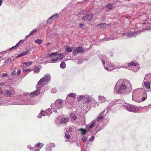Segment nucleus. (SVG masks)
I'll return each mask as SVG.
<instances>
[{"label": "nucleus", "instance_id": "4c0bfd02", "mask_svg": "<svg viewBox=\"0 0 151 151\" xmlns=\"http://www.w3.org/2000/svg\"><path fill=\"white\" fill-rule=\"evenodd\" d=\"M29 49H27L25 51H23V52H22V53L24 56L25 55H27L29 52Z\"/></svg>", "mask_w": 151, "mask_h": 151}, {"label": "nucleus", "instance_id": "680f3d73", "mask_svg": "<svg viewBox=\"0 0 151 151\" xmlns=\"http://www.w3.org/2000/svg\"><path fill=\"white\" fill-rule=\"evenodd\" d=\"M84 12H85L84 11H81L79 14H84Z\"/></svg>", "mask_w": 151, "mask_h": 151}, {"label": "nucleus", "instance_id": "9d476101", "mask_svg": "<svg viewBox=\"0 0 151 151\" xmlns=\"http://www.w3.org/2000/svg\"><path fill=\"white\" fill-rule=\"evenodd\" d=\"M44 144L41 143H37L35 146L33 151H39L41 148L43 147Z\"/></svg>", "mask_w": 151, "mask_h": 151}, {"label": "nucleus", "instance_id": "9b49d317", "mask_svg": "<svg viewBox=\"0 0 151 151\" xmlns=\"http://www.w3.org/2000/svg\"><path fill=\"white\" fill-rule=\"evenodd\" d=\"M95 100L92 98V97L86 96L85 98V101L87 104L89 103H92L93 102H94Z\"/></svg>", "mask_w": 151, "mask_h": 151}, {"label": "nucleus", "instance_id": "6e6d98bb", "mask_svg": "<svg viewBox=\"0 0 151 151\" xmlns=\"http://www.w3.org/2000/svg\"><path fill=\"white\" fill-rule=\"evenodd\" d=\"M84 24L83 23H81L79 24V26L81 28H83L84 26Z\"/></svg>", "mask_w": 151, "mask_h": 151}, {"label": "nucleus", "instance_id": "c85d7f7f", "mask_svg": "<svg viewBox=\"0 0 151 151\" xmlns=\"http://www.w3.org/2000/svg\"><path fill=\"white\" fill-rule=\"evenodd\" d=\"M115 37H107L105 38L104 40H112L114 39Z\"/></svg>", "mask_w": 151, "mask_h": 151}, {"label": "nucleus", "instance_id": "c9c22d12", "mask_svg": "<svg viewBox=\"0 0 151 151\" xmlns=\"http://www.w3.org/2000/svg\"><path fill=\"white\" fill-rule=\"evenodd\" d=\"M52 150L51 147L49 146L47 144L46 147V151H51Z\"/></svg>", "mask_w": 151, "mask_h": 151}, {"label": "nucleus", "instance_id": "20e7f679", "mask_svg": "<svg viewBox=\"0 0 151 151\" xmlns=\"http://www.w3.org/2000/svg\"><path fill=\"white\" fill-rule=\"evenodd\" d=\"M63 101L60 99H57L55 102L54 104H51V106L53 110L54 109V107L56 109H60L63 107Z\"/></svg>", "mask_w": 151, "mask_h": 151}, {"label": "nucleus", "instance_id": "3c124183", "mask_svg": "<svg viewBox=\"0 0 151 151\" xmlns=\"http://www.w3.org/2000/svg\"><path fill=\"white\" fill-rule=\"evenodd\" d=\"M17 47H17L16 46V45L15 46H13L11 48L9 49V50H13V49H15Z\"/></svg>", "mask_w": 151, "mask_h": 151}, {"label": "nucleus", "instance_id": "a19ab883", "mask_svg": "<svg viewBox=\"0 0 151 151\" xmlns=\"http://www.w3.org/2000/svg\"><path fill=\"white\" fill-rule=\"evenodd\" d=\"M48 146L52 147H55V145L53 143H50L47 144Z\"/></svg>", "mask_w": 151, "mask_h": 151}, {"label": "nucleus", "instance_id": "ddd939ff", "mask_svg": "<svg viewBox=\"0 0 151 151\" xmlns=\"http://www.w3.org/2000/svg\"><path fill=\"white\" fill-rule=\"evenodd\" d=\"M98 100L99 102L103 103L105 102L106 101V98L103 96H99L98 97Z\"/></svg>", "mask_w": 151, "mask_h": 151}, {"label": "nucleus", "instance_id": "cd10ccee", "mask_svg": "<svg viewBox=\"0 0 151 151\" xmlns=\"http://www.w3.org/2000/svg\"><path fill=\"white\" fill-rule=\"evenodd\" d=\"M45 114H44L43 111H42L41 113H40L38 115L37 117L39 118H41L42 116H45Z\"/></svg>", "mask_w": 151, "mask_h": 151}, {"label": "nucleus", "instance_id": "f3484780", "mask_svg": "<svg viewBox=\"0 0 151 151\" xmlns=\"http://www.w3.org/2000/svg\"><path fill=\"white\" fill-rule=\"evenodd\" d=\"M4 95L6 96H8L11 95L12 94L11 91L8 90H5L4 91Z\"/></svg>", "mask_w": 151, "mask_h": 151}, {"label": "nucleus", "instance_id": "c756f323", "mask_svg": "<svg viewBox=\"0 0 151 151\" xmlns=\"http://www.w3.org/2000/svg\"><path fill=\"white\" fill-rule=\"evenodd\" d=\"M12 62L11 58H8L5 61L4 63L5 64L10 63Z\"/></svg>", "mask_w": 151, "mask_h": 151}, {"label": "nucleus", "instance_id": "39448f33", "mask_svg": "<svg viewBox=\"0 0 151 151\" xmlns=\"http://www.w3.org/2000/svg\"><path fill=\"white\" fill-rule=\"evenodd\" d=\"M123 108L129 111L135 112L137 110V108L134 105H131L128 104H126L123 105Z\"/></svg>", "mask_w": 151, "mask_h": 151}, {"label": "nucleus", "instance_id": "72a5a7b5", "mask_svg": "<svg viewBox=\"0 0 151 151\" xmlns=\"http://www.w3.org/2000/svg\"><path fill=\"white\" fill-rule=\"evenodd\" d=\"M42 42V40L41 39H37L35 41V42L38 44H41Z\"/></svg>", "mask_w": 151, "mask_h": 151}, {"label": "nucleus", "instance_id": "dca6fc26", "mask_svg": "<svg viewBox=\"0 0 151 151\" xmlns=\"http://www.w3.org/2000/svg\"><path fill=\"white\" fill-rule=\"evenodd\" d=\"M44 114H45L47 116L50 115L52 113L51 109H46L45 111H43Z\"/></svg>", "mask_w": 151, "mask_h": 151}, {"label": "nucleus", "instance_id": "f704fd0d", "mask_svg": "<svg viewBox=\"0 0 151 151\" xmlns=\"http://www.w3.org/2000/svg\"><path fill=\"white\" fill-rule=\"evenodd\" d=\"M69 96L71 97L75 98L76 96V95L75 93H70L68 95Z\"/></svg>", "mask_w": 151, "mask_h": 151}, {"label": "nucleus", "instance_id": "a211bd4d", "mask_svg": "<svg viewBox=\"0 0 151 151\" xmlns=\"http://www.w3.org/2000/svg\"><path fill=\"white\" fill-rule=\"evenodd\" d=\"M107 26H108L107 24L103 23H102L101 24L97 25V26L99 28H104L106 27Z\"/></svg>", "mask_w": 151, "mask_h": 151}, {"label": "nucleus", "instance_id": "5701e85b", "mask_svg": "<svg viewBox=\"0 0 151 151\" xmlns=\"http://www.w3.org/2000/svg\"><path fill=\"white\" fill-rule=\"evenodd\" d=\"M95 121L93 120L92 121V122H91V124L89 127V128L88 130H90V129H89L91 128L94 126L95 124Z\"/></svg>", "mask_w": 151, "mask_h": 151}, {"label": "nucleus", "instance_id": "13d9d810", "mask_svg": "<svg viewBox=\"0 0 151 151\" xmlns=\"http://www.w3.org/2000/svg\"><path fill=\"white\" fill-rule=\"evenodd\" d=\"M16 72L15 71H13V72H12L11 73V75H12L15 76L16 75Z\"/></svg>", "mask_w": 151, "mask_h": 151}, {"label": "nucleus", "instance_id": "8fccbe9b", "mask_svg": "<svg viewBox=\"0 0 151 151\" xmlns=\"http://www.w3.org/2000/svg\"><path fill=\"white\" fill-rule=\"evenodd\" d=\"M82 140L83 142H85L87 140V138L86 137L83 136L82 137Z\"/></svg>", "mask_w": 151, "mask_h": 151}, {"label": "nucleus", "instance_id": "a878e982", "mask_svg": "<svg viewBox=\"0 0 151 151\" xmlns=\"http://www.w3.org/2000/svg\"><path fill=\"white\" fill-rule=\"evenodd\" d=\"M60 67L63 69L65 68L66 67V64L64 62H62L60 64Z\"/></svg>", "mask_w": 151, "mask_h": 151}, {"label": "nucleus", "instance_id": "864d4df0", "mask_svg": "<svg viewBox=\"0 0 151 151\" xmlns=\"http://www.w3.org/2000/svg\"><path fill=\"white\" fill-rule=\"evenodd\" d=\"M28 148L30 149V150H32V151H33V149H34L33 147H31L30 145H28L27 146Z\"/></svg>", "mask_w": 151, "mask_h": 151}, {"label": "nucleus", "instance_id": "4be33fe9", "mask_svg": "<svg viewBox=\"0 0 151 151\" xmlns=\"http://www.w3.org/2000/svg\"><path fill=\"white\" fill-rule=\"evenodd\" d=\"M78 131H81L82 132V135H84L86 133L87 131L85 129L83 128L79 129H78Z\"/></svg>", "mask_w": 151, "mask_h": 151}, {"label": "nucleus", "instance_id": "7ed1b4c3", "mask_svg": "<svg viewBox=\"0 0 151 151\" xmlns=\"http://www.w3.org/2000/svg\"><path fill=\"white\" fill-rule=\"evenodd\" d=\"M100 58L101 60L102 64L105 69L109 71H111L112 69H114L115 68H116L115 67L114 65V64H111L110 65V68L109 69V67L107 66V65L105 66V61L107 60L106 57L104 55V56H101L100 57Z\"/></svg>", "mask_w": 151, "mask_h": 151}, {"label": "nucleus", "instance_id": "473e14b6", "mask_svg": "<svg viewBox=\"0 0 151 151\" xmlns=\"http://www.w3.org/2000/svg\"><path fill=\"white\" fill-rule=\"evenodd\" d=\"M106 7L109 9H111L113 8V6L112 4L110 3L107 6H106Z\"/></svg>", "mask_w": 151, "mask_h": 151}, {"label": "nucleus", "instance_id": "393cba45", "mask_svg": "<svg viewBox=\"0 0 151 151\" xmlns=\"http://www.w3.org/2000/svg\"><path fill=\"white\" fill-rule=\"evenodd\" d=\"M32 62H29L27 63H26L25 62H24L23 63V65L24 66H29L32 63Z\"/></svg>", "mask_w": 151, "mask_h": 151}, {"label": "nucleus", "instance_id": "0eeeda50", "mask_svg": "<svg viewBox=\"0 0 151 151\" xmlns=\"http://www.w3.org/2000/svg\"><path fill=\"white\" fill-rule=\"evenodd\" d=\"M139 32H130L128 33L127 35L125 33L122 34V36H125V37L124 38V39H127L131 38L132 37H134L137 35L139 34Z\"/></svg>", "mask_w": 151, "mask_h": 151}, {"label": "nucleus", "instance_id": "49530a36", "mask_svg": "<svg viewBox=\"0 0 151 151\" xmlns=\"http://www.w3.org/2000/svg\"><path fill=\"white\" fill-rule=\"evenodd\" d=\"M92 103L94 104V105H93L94 106H98L99 105V104L97 102L95 101H94V102H93Z\"/></svg>", "mask_w": 151, "mask_h": 151}, {"label": "nucleus", "instance_id": "a18cd8bd", "mask_svg": "<svg viewBox=\"0 0 151 151\" xmlns=\"http://www.w3.org/2000/svg\"><path fill=\"white\" fill-rule=\"evenodd\" d=\"M40 71V68H36L35 69V73H38Z\"/></svg>", "mask_w": 151, "mask_h": 151}, {"label": "nucleus", "instance_id": "6ab92c4d", "mask_svg": "<svg viewBox=\"0 0 151 151\" xmlns=\"http://www.w3.org/2000/svg\"><path fill=\"white\" fill-rule=\"evenodd\" d=\"M61 14L60 13H58L55 14L53 15L51 17H50L53 20L54 19H57L59 17V16Z\"/></svg>", "mask_w": 151, "mask_h": 151}, {"label": "nucleus", "instance_id": "b1692460", "mask_svg": "<svg viewBox=\"0 0 151 151\" xmlns=\"http://www.w3.org/2000/svg\"><path fill=\"white\" fill-rule=\"evenodd\" d=\"M59 58H58V60H60L64 58V56L62 53H60L58 54Z\"/></svg>", "mask_w": 151, "mask_h": 151}, {"label": "nucleus", "instance_id": "603ef678", "mask_svg": "<svg viewBox=\"0 0 151 151\" xmlns=\"http://www.w3.org/2000/svg\"><path fill=\"white\" fill-rule=\"evenodd\" d=\"M94 139V136H92L89 139V141H93Z\"/></svg>", "mask_w": 151, "mask_h": 151}, {"label": "nucleus", "instance_id": "7c9ffc66", "mask_svg": "<svg viewBox=\"0 0 151 151\" xmlns=\"http://www.w3.org/2000/svg\"><path fill=\"white\" fill-rule=\"evenodd\" d=\"M66 50L68 52H71L72 51V49L69 46H67L65 48Z\"/></svg>", "mask_w": 151, "mask_h": 151}, {"label": "nucleus", "instance_id": "f8f14e48", "mask_svg": "<svg viewBox=\"0 0 151 151\" xmlns=\"http://www.w3.org/2000/svg\"><path fill=\"white\" fill-rule=\"evenodd\" d=\"M40 93V91L39 89H37L35 91L31 93L30 94V96L33 97L38 95Z\"/></svg>", "mask_w": 151, "mask_h": 151}, {"label": "nucleus", "instance_id": "bb28decb", "mask_svg": "<svg viewBox=\"0 0 151 151\" xmlns=\"http://www.w3.org/2000/svg\"><path fill=\"white\" fill-rule=\"evenodd\" d=\"M104 116L101 115V114L99 115L98 116L96 120L97 121L99 122L100 120L104 118Z\"/></svg>", "mask_w": 151, "mask_h": 151}, {"label": "nucleus", "instance_id": "2eb2a0df", "mask_svg": "<svg viewBox=\"0 0 151 151\" xmlns=\"http://www.w3.org/2000/svg\"><path fill=\"white\" fill-rule=\"evenodd\" d=\"M25 104L26 105H33L34 104V102L31 99H28L25 101Z\"/></svg>", "mask_w": 151, "mask_h": 151}, {"label": "nucleus", "instance_id": "423d86ee", "mask_svg": "<svg viewBox=\"0 0 151 151\" xmlns=\"http://www.w3.org/2000/svg\"><path fill=\"white\" fill-rule=\"evenodd\" d=\"M140 89H141V91H139V90H138L137 91V92L138 93L139 95L141 96H142V100L143 101H144L146 99L147 95L145 89L141 88Z\"/></svg>", "mask_w": 151, "mask_h": 151}, {"label": "nucleus", "instance_id": "ea45409f", "mask_svg": "<svg viewBox=\"0 0 151 151\" xmlns=\"http://www.w3.org/2000/svg\"><path fill=\"white\" fill-rule=\"evenodd\" d=\"M23 43V41L22 40H20L18 42V43L16 44V46L17 47H18L19 46H20L22 45Z\"/></svg>", "mask_w": 151, "mask_h": 151}, {"label": "nucleus", "instance_id": "338daca9", "mask_svg": "<svg viewBox=\"0 0 151 151\" xmlns=\"http://www.w3.org/2000/svg\"><path fill=\"white\" fill-rule=\"evenodd\" d=\"M30 36H31V35H29V34L27 35H26L25 36V38L26 39V38H27V37H29Z\"/></svg>", "mask_w": 151, "mask_h": 151}, {"label": "nucleus", "instance_id": "2f4dec72", "mask_svg": "<svg viewBox=\"0 0 151 151\" xmlns=\"http://www.w3.org/2000/svg\"><path fill=\"white\" fill-rule=\"evenodd\" d=\"M85 97H85V96H84L83 95H81V96H79L78 97L77 101H80L81 100H82L84 98H85Z\"/></svg>", "mask_w": 151, "mask_h": 151}, {"label": "nucleus", "instance_id": "0e129e2a", "mask_svg": "<svg viewBox=\"0 0 151 151\" xmlns=\"http://www.w3.org/2000/svg\"><path fill=\"white\" fill-rule=\"evenodd\" d=\"M139 68L136 69L135 70H134V69H133L132 70V71H133L135 72H137L138 70L139 69Z\"/></svg>", "mask_w": 151, "mask_h": 151}, {"label": "nucleus", "instance_id": "4d7b16f0", "mask_svg": "<svg viewBox=\"0 0 151 151\" xmlns=\"http://www.w3.org/2000/svg\"><path fill=\"white\" fill-rule=\"evenodd\" d=\"M7 76L8 75L6 73H3L2 75V77L3 78Z\"/></svg>", "mask_w": 151, "mask_h": 151}, {"label": "nucleus", "instance_id": "69168bd1", "mask_svg": "<svg viewBox=\"0 0 151 151\" xmlns=\"http://www.w3.org/2000/svg\"><path fill=\"white\" fill-rule=\"evenodd\" d=\"M150 27H148L147 28H146L144 30H150Z\"/></svg>", "mask_w": 151, "mask_h": 151}, {"label": "nucleus", "instance_id": "09e8293b", "mask_svg": "<svg viewBox=\"0 0 151 151\" xmlns=\"http://www.w3.org/2000/svg\"><path fill=\"white\" fill-rule=\"evenodd\" d=\"M65 137L68 139H69L70 138V135H69L68 134H65Z\"/></svg>", "mask_w": 151, "mask_h": 151}, {"label": "nucleus", "instance_id": "774afa93", "mask_svg": "<svg viewBox=\"0 0 151 151\" xmlns=\"http://www.w3.org/2000/svg\"><path fill=\"white\" fill-rule=\"evenodd\" d=\"M106 110V109L104 110L102 112H101L100 114L101 115L102 114H103L105 112Z\"/></svg>", "mask_w": 151, "mask_h": 151}, {"label": "nucleus", "instance_id": "58836bf2", "mask_svg": "<svg viewBox=\"0 0 151 151\" xmlns=\"http://www.w3.org/2000/svg\"><path fill=\"white\" fill-rule=\"evenodd\" d=\"M58 60V58H54V59H52V60H51V61H49L47 62L50 63H54V62H55L57 61Z\"/></svg>", "mask_w": 151, "mask_h": 151}, {"label": "nucleus", "instance_id": "79ce46f5", "mask_svg": "<svg viewBox=\"0 0 151 151\" xmlns=\"http://www.w3.org/2000/svg\"><path fill=\"white\" fill-rule=\"evenodd\" d=\"M53 20L50 17L47 20V24L50 23Z\"/></svg>", "mask_w": 151, "mask_h": 151}, {"label": "nucleus", "instance_id": "052dcab7", "mask_svg": "<svg viewBox=\"0 0 151 151\" xmlns=\"http://www.w3.org/2000/svg\"><path fill=\"white\" fill-rule=\"evenodd\" d=\"M24 56V55H23L22 53H21V54H19L17 56V57H22V56Z\"/></svg>", "mask_w": 151, "mask_h": 151}, {"label": "nucleus", "instance_id": "bf43d9fd", "mask_svg": "<svg viewBox=\"0 0 151 151\" xmlns=\"http://www.w3.org/2000/svg\"><path fill=\"white\" fill-rule=\"evenodd\" d=\"M21 73V70L19 69L17 71V74L18 75H20Z\"/></svg>", "mask_w": 151, "mask_h": 151}, {"label": "nucleus", "instance_id": "e2e57ef3", "mask_svg": "<svg viewBox=\"0 0 151 151\" xmlns=\"http://www.w3.org/2000/svg\"><path fill=\"white\" fill-rule=\"evenodd\" d=\"M110 107H111L110 106H108V107H107V108L106 109L107 110V112L109 111V110L110 109Z\"/></svg>", "mask_w": 151, "mask_h": 151}, {"label": "nucleus", "instance_id": "aec40b11", "mask_svg": "<svg viewBox=\"0 0 151 151\" xmlns=\"http://www.w3.org/2000/svg\"><path fill=\"white\" fill-rule=\"evenodd\" d=\"M150 83L146 81L144 83L145 87L148 90L150 88Z\"/></svg>", "mask_w": 151, "mask_h": 151}, {"label": "nucleus", "instance_id": "c03bdc74", "mask_svg": "<svg viewBox=\"0 0 151 151\" xmlns=\"http://www.w3.org/2000/svg\"><path fill=\"white\" fill-rule=\"evenodd\" d=\"M57 53L56 52L55 53H52L50 54L49 56H47V57H51L52 56H55L56 55Z\"/></svg>", "mask_w": 151, "mask_h": 151}, {"label": "nucleus", "instance_id": "5fc2aeb1", "mask_svg": "<svg viewBox=\"0 0 151 151\" xmlns=\"http://www.w3.org/2000/svg\"><path fill=\"white\" fill-rule=\"evenodd\" d=\"M72 117V119H73L74 121L76 120L77 118V116L75 115H74Z\"/></svg>", "mask_w": 151, "mask_h": 151}, {"label": "nucleus", "instance_id": "4468645a", "mask_svg": "<svg viewBox=\"0 0 151 151\" xmlns=\"http://www.w3.org/2000/svg\"><path fill=\"white\" fill-rule=\"evenodd\" d=\"M69 121V119L68 118H65L63 117L60 120V122L59 124L62 123L65 124L67 123Z\"/></svg>", "mask_w": 151, "mask_h": 151}, {"label": "nucleus", "instance_id": "de8ad7c7", "mask_svg": "<svg viewBox=\"0 0 151 151\" xmlns=\"http://www.w3.org/2000/svg\"><path fill=\"white\" fill-rule=\"evenodd\" d=\"M57 92V90L55 88H53L51 90L52 93H55Z\"/></svg>", "mask_w": 151, "mask_h": 151}, {"label": "nucleus", "instance_id": "37998d69", "mask_svg": "<svg viewBox=\"0 0 151 151\" xmlns=\"http://www.w3.org/2000/svg\"><path fill=\"white\" fill-rule=\"evenodd\" d=\"M37 30H34L32 31L31 32H30V33L29 34V35H31L34 34L36 33L37 32Z\"/></svg>", "mask_w": 151, "mask_h": 151}, {"label": "nucleus", "instance_id": "f257e3e1", "mask_svg": "<svg viewBox=\"0 0 151 151\" xmlns=\"http://www.w3.org/2000/svg\"><path fill=\"white\" fill-rule=\"evenodd\" d=\"M125 84H129L131 86L129 81L126 79H120L116 83L114 88V91L119 94H126L127 91H126L127 86Z\"/></svg>", "mask_w": 151, "mask_h": 151}, {"label": "nucleus", "instance_id": "6e6552de", "mask_svg": "<svg viewBox=\"0 0 151 151\" xmlns=\"http://www.w3.org/2000/svg\"><path fill=\"white\" fill-rule=\"evenodd\" d=\"M93 15L91 13L86 14L82 17V19L84 21H91L92 19Z\"/></svg>", "mask_w": 151, "mask_h": 151}, {"label": "nucleus", "instance_id": "1a4fd4ad", "mask_svg": "<svg viewBox=\"0 0 151 151\" xmlns=\"http://www.w3.org/2000/svg\"><path fill=\"white\" fill-rule=\"evenodd\" d=\"M83 52V50L81 47H78L75 49L73 51V55L76 56L78 53H82Z\"/></svg>", "mask_w": 151, "mask_h": 151}, {"label": "nucleus", "instance_id": "e433bc0d", "mask_svg": "<svg viewBox=\"0 0 151 151\" xmlns=\"http://www.w3.org/2000/svg\"><path fill=\"white\" fill-rule=\"evenodd\" d=\"M23 71H25L26 72H30L32 70L31 69H27L25 67L23 68Z\"/></svg>", "mask_w": 151, "mask_h": 151}, {"label": "nucleus", "instance_id": "412c9836", "mask_svg": "<svg viewBox=\"0 0 151 151\" xmlns=\"http://www.w3.org/2000/svg\"><path fill=\"white\" fill-rule=\"evenodd\" d=\"M138 63H135L133 61H131L130 63H128V66L132 65V66H136L137 65Z\"/></svg>", "mask_w": 151, "mask_h": 151}, {"label": "nucleus", "instance_id": "f03ea898", "mask_svg": "<svg viewBox=\"0 0 151 151\" xmlns=\"http://www.w3.org/2000/svg\"><path fill=\"white\" fill-rule=\"evenodd\" d=\"M50 74H47L45 75L39 81L36 85L37 88H41L43 85L45 84V82L49 81L50 80Z\"/></svg>", "mask_w": 151, "mask_h": 151}]
</instances>
